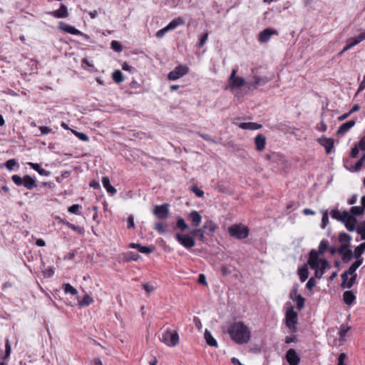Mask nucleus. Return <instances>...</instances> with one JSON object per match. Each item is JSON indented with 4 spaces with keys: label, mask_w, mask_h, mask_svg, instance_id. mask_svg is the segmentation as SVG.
I'll return each mask as SVG.
<instances>
[{
    "label": "nucleus",
    "mask_w": 365,
    "mask_h": 365,
    "mask_svg": "<svg viewBox=\"0 0 365 365\" xmlns=\"http://www.w3.org/2000/svg\"><path fill=\"white\" fill-rule=\"evenodd\" d=\"M329 224V215L327 210L324 211L322 219V228L324 229Z\"/></svg>",
    "instance_id": "de8ad7c7"
},
{
    "label": "nucleus",
    "mask_w": 365,
    "mask_h": 365,
    "mask_svg": "<svg viewBox=\"0 0 365 365\" xmlns=\"http://www.w3.org/2000/svg\"><path fill=\"white\" fill-rule=\"evenodd\" d=\"M189 68L185 66H177L168 73V78L171 81L177 80L187 74Z\"/></svg>",
    "instance_id": "9d476101"
},
{
    "label": "nucleus",
    "mask_w": 365,
    "mask_h": 365,
    "mask_svg": "<svg viewBox=\"0 0 365 365\" xmlns=\"http://www.w3.org/2000/svg\"><path fill=\"white\" fill-rule=\"evenodd\" d=\"M71 131L81 140L85 141V142H87V141L89 140V138H88V136L86 134H85L83 133L78 132V131L74 130H72Z\"/></svg>",
    "instance_id": "c03bdc74"
},
{
    "label": "nucleus",
    "mask_w": 365,
    "mask_h": 365,
    "mask_svg": "<svg viewBox=\"0 0 365 365\" xmlns=\"http://www.w3.org/2000/svg\"><path fill=\"white\" fill-rule=\"evenodd\" d=\"M122 68L124 70V71H128L130 72V73H133L135 71V68H133L132 66L129 65L128 63H124L122 66Z\"/></svg>",
    "instance_id": "052dcab7"
},
{
    "label": "nucleus",
    "mask_w": 365,
    "mask_h": 365,
    "mask_svg": "<svg viewBox=\"0 0 365 365\" xmlns=\"http://www.w3.org/2000/svg\"><path fill=\"white\" fill-rule=\"evenodd\" d=\"M160 341L170 347H174L179 343V335L176 331L165 330L159 337Z\"/></svg>",
    "instance_id": "20e7f679"
},
{
    "label": "nucleus",
    "mask_w": 365,
    "mask_h": 365,
    "mask_svg": "<svg viewBox=\"0 0 365 365\" xmlns=\"http://www.w3.org/2000/svg\"><path fill=\"white\" fill-rule=\"evenodd\" d=\"M330 215L332 218L343 222L349 231L353 232L356 230L358 223L357 220L348 211L344 210L341 212L339 210L334 209L331 211Z\"/></svg>",
    "instance_id": "7ed1b4c3"
},
{
    "label": "nucleus",
    "mask_w": 365,
    "mask_h": 365,
    "mask_svg": "<svg viewBox=\"0 0 365 365\" xmlns=\"http://www.w3.org/2000/svg\"><path fill=\"white\" fill-rule=\"evenodd\" d=\"M154 249L155 248L153 247H150H150L142 246L140 252L141 253H144V254H150L154 251Z\"/></svg>",
    "instance_id": "4d7b16f0"
},
{
    "label": "nucleus",
    "mask_w": 365,
    "mask_h": 365,
    "mask_svg": "<svg viewBox=\"0 0 365 365\" xmlns=\"http://www.w3.org/2000/svg\"><path fill=\"white\" fill-rule=\"evenodd\" d=\"M360 148H359V146L357 145H356L351 150V158H356V156L358 155V153H359V151Z\"/></svg>",
    "instance_id": "0e129e2a"
},
{
    "label": "nucleus",
    "mask_w": 365,
    "mask_h": 365,
    "mask_svg": "<svg viewBox=\"0 0 365 365\" xmlns=\"http://www.w3.org/2000/svg\"><path fill=\"white\" fill-rule=\"evenodd\" d=\"M343 299L346 304L351 305L356 299V296L352 291H346L343 294Z\"/></svg>",
    "instance_id": "393cba45"
},
{
    "label": "nucleus",
    "mask_w": 365,
    "mask_h": 365,
    "mask_svg": "<svg viewBox=\"0 0 365 365\" xmlns=\"http://www.w3.org/2000/svg\"><path fill=\"white\" fill-rule=\"evenodd\" d=\"M202 228L204 230H208L211 232H214L217 229V225L212 220H208L205 222Z\"/></svg>",
    "instance_id": "f704fd0d"
},
{
    "label": "nucleus",
    "mask_w": 365,
    "mask_h": 365,
    "mask_svg": "<svg viewBox=\"0 0 365 365\" xmlns=\"http://www.w3.org/2000/svg\"><path fill=\"white\" fill-rule=\"evenodd\" d=\"M54 274V270L50 267L43 271V275L46 277H51Z\"/></svg>",
    "instance_id": "338daca9"
},
{
    "label": "nucleus",
    "mask_w": 365,
    "mask_h": 365,
    "mask_svg": "<svg viewBox=\"0 0 365 365\" xmlns=\"http://www.w3.org/2000/svg\"><path fill=\"white\" fill-rule=\"evenodd\" d=\"M237 70L233 68L231 72V75L229 78L230 86L232 88H240L245 85V79L242 77L237 76Z\"/></svg>",
    "instance_id": "6e6552de"
},
{
    "label": "nucleus",
    "mask_w": 365,
    "mask_h": 365,
    "mask_svg": "<svg viewBox=\"0 0 365 365\" xmlns=\"http://www.w3.org/2000/svg\"><path fill=\"white\" fill-rule=\"evenodd\" d=\"M228 333L231 339L238 344L248 343L251 331L242 322H234L229 327Z\"/></svg>",
    "instance_id": "f257e3e1"
},
{
    "label": "nucleus",
    "mask_w": 365,
    "mask_h": 365,
    "mask_svg": "<svg viewBox=\"0 0 365 365\" xmlns=\"http://www.w3.org/2000/svg\"><path fill=\"white\" fill-rule=\"evenodd\" d=\"M355 121L351 120L341 124L338 128L336 134L341 135L345 134L355 125Z\"/></svg>",
    "instance_id": "a211bd4d"
},
{
    "label": "nucleus",
    "mask_w": 365,
    "mask_h": 365,
    "mask_svg": "<svg viewBox=\"0 0 365 365\" xmlns=\"http://www.w3.org/2000/svg\"><path fill=\"white\" fill-rule=\"evenodd\" d=\"M365 40V31L361 32L358 36L350 38L347 40L348 43L346 46L338 53L339 56L343 55L344 52L349 50L354 46L359 44L362 41Z\"/></svg>",
    "instance_id": "1a4fd4ad"
},
{
    "label": "nucleus",
    "mask_w": 365,
    "mask_h": 365,
    "mask_svg": "<svg viewBox=\"0 0 365 365\" xmlns=\"http://www.w3.org/2000/svg\"><path fill=\"white\" fill-rule=\"evenodd\" d=\"M349 246H350V245L341 244V245L339 246V247L337 250L338 253L340 254L346 250H350Z\"/></svg>",
    "instance_id": "69168bd1"
},
{
    "label": "nucleus",
    "mask_w": 365,
    "mask_h": 365,
    "mask_svg": "<svg viewBox=\"0 0 365 365\" xmlns=\"http://www.w3.org/2000/svg\"><path fill=\"white\" fill-rule=\"evenodd\" d=\"M188 219L191 221L193 227H198L202 221V217L198 212L192 210L188 215Z\"/></svg>",
    "instance_id": "f3484780"
},
{
    "label": "nucleus",
    "mask_w": 365,
    "mask_h": 365,
    "mask_svg": "<svg viewBox=\"0 0 365 365\" xmlns=\"http://www.w3.org/2000/svg\"><path fill=\"white\" fill-rule=\"evenodd\" d=\"M185 24V21L182 17H178L173 21H171L166 27L168 31H172L175 29L178 26L183 25Z\"/></svg>",
    "instance_id": "5701e85b"
},
{
    "label": "nucleus",
    "mask_w": 365,
    "mask_h": 365,
    "mask_svg": "<svg viewBox=\"0 0 365 365\" xmlns=\"http://www.w3.org/2000/svg\"><path fill=\"white\" fill-rule=\"evenodd\" d=\"M176 227L180 230L181 231H185L188 228V225L185 222L184 219H182V217H178L177 219Z\"/></svg>",
    "instance_id": "58836bf2"
},
{
    "label": "nucleus",
    "mask_w": 365,
    "mask_h": 365,
    "mask_svg": "<svg viewBox=\"0 0 365 365\" xmlns=\"http://www.w3.org/2000/svg\"><path fill=\"white\" fill-rule=\"evenodd\" d=\"M102 183L103 187L106 188L107 192L110 195H113L116 193V190L114 187H113L110 183V179L108 177L105 176L102 179Z\"/></svg>",
    "instance_id": "b1692460"
},
{
    "label": "nucleus",
    "mask_w": 365,
    "mask_h": 365,
    "mask_svg": "<svg viewBox=\"0 0 365 365\" xmlns=\"http://www.w3.org/2000/svg\"><path fill=\"white\" fill-rule=\"evenodd\" d=\"M318 142L321 145L324 147L327 154H330L331 153L334 148V140L331 138L322 137L318 140Z\"/></svg>",
    "instance_id": "4468645a"
},
{
    "label": "nucleus",
    "mask_w": 365,
    "mask_h": 365,
    "mask_svg": "<svg viewBox=\"0 0 365 365\" xmlns=\"http://www.w3.org/2000/svg\"><path fill=\"white\" fill-rule=\"evenodd\" d=\"M62 288L66 294H71L73 296H76L78 294V291L72 287L70 284L65 283L62 285Z\"/></svg>",
    "instance_id": "c756f323"
},
{
    "label": "nucleus",
    "mask_w": 365,
    "mask_h": 365,
    "mask_svg": "<svg viewBox=\"0 0 365 365\" xmlns=\"http://www.w3.org/2000/svg\"><path fill=\"white\" fill-rule=\"evenodd\" d=\"M298 274L299 276L301 282H304L309 277V270L307 264L299 269Z\"/></svg>",
    "instance_id": "c85d7f7f"
},
{
    "label": "nucleus",
    "mask_w": 365,
    "mask_h": 365,
    "mask_svg": "<svg viewBox=\"0 0 365 365\" xmlns=\"http://www.w3.org/2000/svg\"><path fill=\"white\" fill-rule=\"evenodd\" d=\"M52 16L55 18L61 19L68 16L67 7L64 4H61L58 10L51 12Z\"/></svg>",
    "instance_id": "412c9836"
},
{
    "label": "nucleus",
    "mask_w": 365,
    "mask_h": 365,
    "mask_svg": "<svg viewBox=\"0 0 365 365\" xmlns=\"http://www.w3.org/2000/svg\"><path fill=\"white\" fill-rule=\"evenodd\" d=\"M341 287L343 289H350L353 287V285L355 284L356 277L355 276H348L346 274H341Z\"/></svg>",
    "instance_id": "f8f14e48"
},
{
    "label": "nucleus",
    "mask_w": 365,
    "mask_h": 365,
    "mask_svg": "<svg viewBox=\"0 0 365 365\" xmlns=\"http://www.w3.org/2000/svg\"><path fill=\"white\" fill-rule=\"evenodd\" d=\"M153 214L159 219H168L169 215V205L163 204L161 205H156L153 210Z\"/></svg>",
    "instance_id": "9b49d317"
},
{
    "label": "nucleus",
    "mask_w": 365,
    "mask_h": 365,
    "mask_svg": "<svg viewBox=\"0 0 365 365\" xmlns=\"http://www.w3.org/2000/svg\"><path fill=\"white\" fill-rule=\"evenodd\" d=\"M358 268L354 264H352L349 268L348 269V270L345 271L343 274H346V275L348 276H355V277H357V274L356 273V271Z\"/></svg>",
    "instance_id": "a18cd8bd"
},
{
    "label": "nucleus",
    "mask_w": 365,
    "mask_h": 365,
    "mask_svg": "<svg viewBox=\"0 0 365 365\" xmlns=\"http://www.w3.org/2000/svg\"><path fill=\"white\" fill-rule=\"evenodd\" d=\"M167 225L162 222H156L155 224V230L160 235L163 234L166 231Z\"/></svg>",
    "instance_id": "a19ab883"
},
{
    "label": "nucleus",
    "mask_w": 365,
    "mask_h": 365,
    "mask_svg": "<svg viewBox=\"0 0 365 365\" xmlns=\"http://www.w3.org/2000/svg\"><path fill=\"white\" fill-rule=\"evenodd\" d=\"M285 322L287 327L290 329L292 332H296L297 324L298 322V314L294 311V307L290 306L287 308L285 314Z\"/></svg>",
    "instance_id": "423d86ee"
},
{
    "label": "nucleus",
    "mask_w": 365,
    "mask_h": 365,
    "mask_svg": "<svg viewBox=\"0 0 365 365\" xmlns=\"http://www.w3.org/2000/svg\"><path fill=\"white\" fill-rule=\"evenodd\" d=\"M315 286H316V281L314 277H311L308 280V282L306 284V287L308 289L312 290L313 289V287H314Z\"/></svg>",
    "instance_id": "bf43d9fd"
},
{
    "label": "nucleus",
    "mask_w": 365,
    "mask_h": 365,
    "mask_svg": "<svg viewBox=\"0 0 365 365\" xmlns=\"http://www.w3.org/2000/svg\"><path fill=\"white\" fill-rule=\"evenodd\" d=\"M59 27L61 30H63L65 32H67L68 34H71L77 35V36H86V35L83 34L81 31H80L79 30L74 28L73 26H71L66 23H63V22L60 23Z\"/></svg>",
    "instance_id": "dca6fc26"
},
{
    "label": "nucleus",
    "mask_w": 365,
    "mask_h": 365,
    "mask_svg": "<svg viewBox=\"0 0 365 365\" xmlns=\"http://www.w3.org/2000/svg\"><path fill=\"white\" fill-rule=\"evenodd\" d=\"M19 168L18 163L15 159H10L6 163V168L11 171L14 170V168Z\"/></svg>",
    "instance_id": "37998d69"
},
{
    "label": "nucleus",
    "mask_w": 365,
    "mask_h": 365,
    "mask_svg": "<svg viewBox=\"0 0 365 365\" xmlns=\"http://www.w3.org/2000/svg\"><path fill=\"white\" fill-rule=\"evenodd\" d=\"M175 237L177 241L186 249H190L195 245L194 237L188 234L177 233Z\"/></svg>",
    "instance_id": "0eeeda50"
},
{
    "label": "nucleus",
    "mask_w": 365,
    "mask_h": 365,
    "mask_svg": "<svg viewBox=\"0 0 365 365\" xmlns=\"http://www.w3.org/2000/svg\"><path fill=\"white\" fill-rule=\"evenodd\" d=\"M357 145L360 150H365V135L360 140Z\"/></svg>",
    "instance_id": "774afa93"
},
{
    "label": "nucleus",
    "mask_w": 365,
    "mask_h": 365,
    "mask_svg": "<svg viewBox=\"0 0 365 365\" xmlns=\"http://www.w3.org/2000/svg\"><path fill=\"white\" fill-rule=\"evenodd\" d=\"M190 234L192 236L198 237L199 239L201 241H204V240H205V232H204V229L203 228H199V229L192 230L190 232Z\"/></svg>",
    "instance_id": "c9c22d12"
},
{
    "label": "nucleus",
    "mask_w": 365,
    "mask_h": 365,
    "mask_svg": "<svg viewBox=\"0 0 365 365\" xmlns=\"http://www.w3.org/2000/svg\"><path fill=\"white\" fill-rule=\"evenodd\" d=\"M23 185L28 190H33L37 187L36 179L30 177L29 175H25L24 177Z\"/></svg>",
    "instance_id": "aec40b11"
},
{
    "label": "nucleus",
    "mask_w": 365,
    "mask_h": 365,
    "mask_svg": "<svg viewBox=\"0 0 365 365\" xmlns=\"http://www.w3.org/2000/svg\"><path fill=\"white\" fill-rule=\"evenodd\" d=\"M339 240L341 244L350 245L351 237L349 235L342 232L339 235Z\"/></svg>",
    "instance_id": "72a5a7b5"
},
{
    "label": "nucleus",
    "mask_w": 365,
    "mask_h": 365,
    "mask_svg": "<svg viewBox=\"0 0 365 365\" xmlns=\"http://www.w3.org/2000/svg\"><path fill=\"white\" fill-rule=\"evenodd\" d=\"M93 302V299L88 294H86L83 299L79 301V305L81 307L88 306Z\"/></svg>",
    "instance_id": "4c0bfd02"
},
{
    "label": "nucleus",
    "mask_w": 365,
    "mask_h": 365,
    "mask_svg": "<svg viewBox=\"0 0 365 365\" xmlns=\"http://www.w3.org/2000/svg\"><path fill=\"white\" fill-rule=\"evenodd\" d=\"M339 255L341 256L342 261L344 262L347 263L352 259L354 256V252H352L351 250H349L342 253H340Z\"/></svg>",
    "instance_id": "2f4dec72"
},
{
    "label": "nucleus",
    "mask_w": 365,
    "mask_h": 365,
    "mask_svg": "<svg viewBox=\"0 0 365 365\" xmlns=\"http://www.w3.org/2000/svg\"><path fill=\"white\" fill-rule=\"evenodd\" d=\"M113 78L116 83H121L124 81L123 73L120 70H116L113 73Z\"/></svg>",
    "instance_id": "ea45409f"
},
{
    "label": "nucleus",
    "mask_w": 365,
    "mask_h": 365,
    "mask_svg": "<svg viewBox=\"0 0 365 365\" xmlns=\"http://www.w3.org/2000/svg\"><path fill=\"white\" fill-rule=\"evenodd\" d=\"M238 126L242 128V129H245V130H257V129H259L262 127V125L260 124H257L256 123H252V122H249V123H240Z\"/></svg>",
    "instance_id": "4be33fe9"
},
{
    "label": "nucleus",
    "mask_w": 365,
    "mask_h": 365,
    "mask_svg": "<svg viewBox=\"0 0 365 365\" xmlns=\"http://www.w3.org/2000/svg\"><path fill=\"white\" fill-rule=\"evenodd\" d=\"M356 232L361 236V240H365V221L362 222L356 229Z\"/></svg>",
    "instance_id": "79ce46f5"
},
{
    "label": "nucleus",
    "mask_w": 365,
    "mask_h": 365,
    "mask_svg": "<svg viewBox=\"0 0 365 365\" xmlns=\"http://www.w3.org/2000/svg\"><path fill=\"white\" fill-rule=\"evenodd\" d=\"M364 251H365V242L355 247L354 251V258H359V257H361V255L364 253Z\"/></svg>",
    "instance_id": "473e14b6"
},
{
    "label": "nucleus",
    "mask_w": 365,
    "mask_h": 365,
    "mask_svg": "<svg viewBox=\"0 0 365 365\" xmlns=\"http://www.w3.org/2000/svg\"><path fill=\"white\" fill-rule=\"evenodd\" d=\"M68 227L71 229L72 230H73L74 232L78 233L79 235H83L84 233V230L83 227H80V226H78V225H75L73 224H71V223H68Z\"/></svg>",
    "instance_id": "49530a36"
},
{
    "label": "nucleus",
    "mask_w": 365,
    "mask_h": 365,
    "mask_svg": "<svg viewBox=\"0 0 365 365\" xmlns=\"http://www.w3.org/2000/svg\"><path fill=\"white\" fill-rule=\"evenodd\" d=\"M267 81L268 80L265 78L255 76L253 80L250 82V86L256 88L259 85H264Z\"/></svg>",
    "instance_id": "cd10ccee"
},
{
    "label": "nucleus",
    "mask_w": 365,
    "mask_h": 365,
    "mask_svg": "<svg viewBox=\"0 0 365 365\" xmlns=\"http://www.w3.org/2000/svg\"><path fill=\"white\" fill-rule=\"evenodd\" d=\"M28 165L42 176H48L50 174V173L46 170L41 168L40 165L38 163H28Z\"/></svg>",
    "instance_id": "bb28decb"
},
{
    "label": "nucleus",
    "mask_w": 365,
    "mask_h": 365,
    "mask_svg": "<svg viewBox=\"0 0 365 365\" xmlns=\"http://www.w3.org/2000/svg\"><path fill=\"white\" fill-rule=\"evenodd\" d=\"M110 46L111 48L116 52H120L122 51L121 44L117 41H112Z\"/></svg>",
    "instance_id": "3c124183"
},
{
    "label": "nucleus",
    "mask_w": 365,
    "mask_h": 365,
    "mask_svg": "<svg viewBox=\"0 0 365 365\" xmlns=\"http://www.w3.org/2000/svg\"><path fill=\"white\" fill-rule=\"evenodd\" d=\"M256 149L259 151L262 150L266 145V138L262 134H258L255 138Z\"/></svg>",
    "instance_id": "6ab92c4d"
},
{
    "label": "nucleus",
    "mask_w": 365,
    "mask_h": 365,
    "mask_svg": "<svg viewBox=\"0 0 365 365\" xmlns=\"http://www.w3.org/2000/svg\"><path fill=\"white\" fill-rule=\"evenodd\" d=\"M328 247L329 242L327 240L321 241L319 245L318 251H317V252L318 253V256L319 257L320 255H323L325 252V251L328 249Z\"/></svg>",
    "instance_id": "e433bc0d"
},
{
    "label": "nucleus",
    "mask_w": 365,
    "mask_h": 365,
    "mask_svg": "<svg viewBox=\"0 0 365 365\" xmlns=\"http://www.w3.org/2000/svg\"><path fill=\"white\" fill-rule=\"evenodd\" d=\"M294 301L297 303V308L298 310H301L304 307L305 299L302 296L297 297V299Z\"/></svg>",
    "instance_id": "09e8293b"
},
{
    "label": "nucleus",
    "mask_w": 365,
    "mask_h": 365,
    "mask_svg": "<svg viewBox=\"0 0 365 365\" xmlns=\"http://www.w3.org/2000/svg\"><path fill=\"white\" fill-rule=\"evenodd\" d=\"M300 296L302 295L300 294H298L297 289L296 287H294L289 293V297L292 300L297 299V297Z\"/></svg>",
    "instance_id": "13d9d810"
},
{
    "label": "nucleus",
    "mask_w": 365,
    "mask_h": 365,
    "mask_svg": "<svg viewBox=\"0 0 365 365\" xmlns=\"http://www.w3.org/2000/svg\"><path fill=\"white\" fill-rule=\"evenodd\" d=\"M350 215L355 217V216H360L364 215V210L361 208V206H354L351 207L350 211L349 212Z\"/></svg>",
    "instance_id": "7c9ffc66"
},
{
    "label": "nucleus",
    "mask_w": 365,
    "mask_h": 365,
    "mask_svg": "<svg viewBox=\"0 0 365 365\" xmlns=\"http://www.w3.org/2000/svg\"><path fill=\"white\" fill-rule=\"evenodd\" d=\"M205 339L207 342V344L210 346L217 347V342L212 336V334L210 331L207 329L205 330L204 334Z\"/></svg>",
    "instance_id": "a878e982"
},
{
    "label": "nucleus",
    "mask_w": 365,
    "mask_h": 365,
    "mask_svg": "<svg viewBox=\"0 0 365 365\" xmlns=\"http://www.w3.org/2000/svg\"><path fill=\"white\" fill-rule=\"evenodd\" d=\"M362 165H363V163L361 162L360 160H359L354 166H351V168L346 167V168L350 171L356 172V171L361 170L362 168Z\"/></svg>",
    "instance_id": "603ef678"
},
{
    "label": "nucleus",
    "mask_w": 365,
    "mask_h": 365,
    "mask_svg": "<svg viewBox=\"0 0 365 365\" xmlns=\"http://www.w3.org/2000/svg\"><path fill=\"white\" fill-rule=\"evenodd\" d=\"M349 329L348 327H345L344 326H341V329L339 331V339H340V340H341V341L344 340V339L346 336Z\"/></svg>",
    "instance_id": "864d4df0"
},
{
    "label": "nucleus",
    "mask_w": 365,
    "mask_h": 365,
    "mask_svg": "<svg viewBox=\"0 0 365 365\" xmlns=\"http://www.w3.org/2000/svg\"><path fill=\"white\" fill-rule=\"evenodd\" d=\"M11 353V345L8 339L6 340L5 343V355L4 356V359H6L9 356Z\"/></svg>",
    "instance_id": "5fc2aeb1"
},
{
    "label": "nucleus",
    "mask_w": 365,
    "mask_h": 365,
    "mask_svg": "<svg viewBox=\"0 0 365 365\" xmlns=\"http://www.w3.org/2000/svg\"><path fill=\"white\" fill-rule=\"evenodd\" d=\"M11 180L17 186L23 185L24 178H21V176H19L18 175H14L11 177Z\"/></svg>",
    "instance_id": "8fccbe9b"
},
{
    "label": "nucleus",
    "mask_w": 365,
    "mask_h": 365,
    "mask_svg": "<svg viewBox=\"0 0 365 365\" xmlns=\"http://www.w3.org/2000/svg\"><path fill=\"white\" fill-rule=\"evenodd\" d=\"M286 358L290 365H298L299 363L300 359L293 349H290L287 351Z\"/></svg>",
    "instance_id": "2eb2a0df"
},
{
    "label": "nucleus",
    "mask_w": 365,
    "mask_h": 365,
    "mask_svg": "<svg viewBox=\"0 0 365 365\" xmlns=\"http://www.w3.org/2000/svg\"><path fill=\"white\" fill-rule=\"evenodd\" d=\"M168 31H168V28L165 26V27H164V28H163V29H160L159 31H157V33H156V34H155V36H156V37H157V38H163V37L165 36V34L167 32H168Z\"/></svg>",
    "instance_id": "6e6d98bb"
},
{
    "label": "nucleus",
    "mask_w": 365,
    "mask_h": 365,
    "mask_svg": "<svg viewBox=\"0 0 365 365\" xmlns=\"http://www.w3.org/2000/svg\"><path fill=\"white\" fill-rule=\"evenodd\" d=\"M207 38H208V34L206 33L204 35H202L200 39V41L198 43V47H202L204 46V44L206 43L207 40Z\"/></svg>",
    "instance_id": "e2e57ef3"
},
{
    "label": "nucleus",
    "mask_w": 365,
    "mask_h": 365,
    "mask_svg": "<svg viewBox=\"0 0 365 365\" xmlns=\"http://www.w3.org/2000/svg\"><path fill=\"white\" fill-rule=\"evenodd\" d=\"M230 235L238 240L245 239L249 235V229L242 224L232 225L228 228Z\"/></svg>",
    "instance_id": "39448f33"
},
{
    "label": "nucleus",
    "mask_w": 365,
    "mask_h": 365,
    "mask_svg": "<svg viewBox=\"0 0 365 365\" xmlns=\"http://www.w3.org/2000/svg\"><path fill=\"white\" fill-rule=\"evenodd\" d=\"M307 262L310 267L315 270L314 277L318 279H321L325 270L331 267L329 262L324 258L319 257L318 253L314 250L309 252Z\"/></svg>",
    "instance_id": "f03ea898"
},
{
    "label": "nucleus",
    "mask_w": 365,
    "mask_h": 365,
    "mask_svg": "<svg viewBox=\"0 0 365 365\" xmlns=\"http://www.w3.org/2000/svg\"><path fill=\"white\" fill-rule=\"evenodd\" d=\"M277 34V31L272 29H266L259 34V41L261 43L267 42L272 35Z\"/></svg>",
    "instance_id": "ddd939ff"
},
{
    "label": "nucleus",
    "mask_w": 365,
    "mask_h": 365,
    "mask_svg": "<svg viewBox=\"0 0 365 365\" xmlns=\"http://www.w3.org/2000/svg\"><path fill=\"white\" fill-rule=\"evenodd\" d=\"M80 205L75 204L68 207V212L73 214H78Z\"/></svg>",
    "instance_id": "680f3d73"
}]
</instances>
